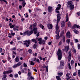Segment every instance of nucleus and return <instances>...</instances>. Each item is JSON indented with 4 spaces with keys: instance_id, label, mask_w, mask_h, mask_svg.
<instances>
[{
    "instance_id": "nucleus-41",
    "label": "nucleus",
    "mask_w": 80,
    "mask_h": 80,
    "mask_svg": "<svg viewBox=\"0 0 80 80\" xmlns=\"http://www.w3.org/2000/svg\"><path fill=\"white\" fill-rule=\"evenodd\" d=\"M0 1L1 2H5L6 4H7V2L5 0H0Z\"/></svg>"
},
{
    "instance_id": "nucleus-35",
    "label": "nucleus",
    "mask_w": 80,
    "mask_h": 80,
    "mask_svg": "<svg viewBox=\"0 0 80 80\" xmlns=\"http://www.w3.org/2000/svg\"><path fill=\"white\" fill-rule=\"evenodd\" d=\"M66 42L67 43H68V44L70 43V39H67Z\"/></svg>"
},
{
    "instance_id": "nucleus-40",
    "label": "nucleus",
    "mask_w": 80,
    "mask_h": 80,
    "mask_svg": "<svg viewBox=\"0 0 80 80\" xmlns=\"http://www.w3.org/2000/svg\"><path fill=\"white\" fill-rule=\"evenodd\" d=\"M7 72H8V73H12V70H9L8 71H7Z\"/></svg>"
},
{
    "instance_id": "nucleus-12",
    "label": "nucleus",
    "mask_w": 80,
    "mask_h": 80,
    "mask_svg": "<svg viewBox=\"0 0 80 80\" xmlns=\"http://www.w3.org/2000/svg\"><path fill=\"white\" fill-rule=\"evenodd\" d=\"M65 62L63 61H61L60 62V65L61 66H64L65 64H64Z\"/></svg>"
},
{
    "instance_id": "nucleus-8",
    "label": "nucleus",
    "mask_w": 80,
    "mask_h": 80,
    "mask_svg": "<svg viewBox=\"0 0 80 80\" xmlns=\"http://www.w3.org/2000/svg\"><path fill=\"white\" fill-rule=\"evenodd\" d=\"M15 33L11 32V34L10 33H9L8 34V37L9 38H12V37H13L15 35Z\"/></svg>"
},
{
    "instance_id": "nucleus-2",
    "label": "nucleus",
    "mask_w": 80,
    "mask_h": 80,
    "mask_svg": "<svg viewBox=\"0 0 80 80\" xmlns=\"http://www.w3.org/2000/svg\"><path fill=\"white\" fill-rule=\"evenodd\" d=\"M60 14H59L57 15V25L56 26V30H59V26H58V23L59 22H60V20L61 18H60Z\"/></svg>"
},
{
    "instance_id": "nucleus-44",
    "label": "nucleus",
    "mask_w": 80,
    "mask_h": 80,
    "mask_svg": "<svg viewBox=\"0 0 80 80\" xmlns=\"http://www.w3.org/2000/svg\"><path fill=\"white\" fill-rule=\"evenodd\" d=\"M68 27H70V26H71V23H70V22H68Z\"/></svg>"
},
{
    "instance_id": "nucleus-26",
    "label": "nucleus",
    "mask_w": 80,
    "mask_h": 80,
    "mask_svg": "<svg viewBox=\"0 0 80 80\" xmlns=\"http://www.w3.org/2000/svg\"><path fill=\"white\" fill-rule=\"evenodd\" d=\"M22 5L23 7H25V6L26 5V3L25 2V1H23L22 3Z\"/></svg>"
},
{
    "instance_id": "nucleus-21",
    "label": "nucleus",
    "mask_w": 80,
    "mask_h": 80,
    "mask_svg": "<svg viewBox=\"0 0 80 80\" xmlns=\"http://www.w3.org/2000/svg\"><path fill=\"white\" fill-rule=\"evenodd\" d=\"M44 68H46V66H42V69H40V71L41 72H43L44 71V69H45Z\"/></svg>"
},
{
    "instance_id": "nucleus-46",
    "label": "nucleus",
    "mask_w": 80,
    "mask_h": 80,
    "mask_svg": "<svg viewBox=\"0 0 80 80\" xmlns=\"http://www.w3.org/2000/svg\"><path fill=\"white\" fill-rule=\"evenodd\" d=\"M17 67L18 66L17 65V64H15L13 66V68H16V67Z\"/></svg>"
},
{
    "instance_id": "nucleus-39",
    "label": "nucleus",
    "mask_w": 80,
    "mask_h": 80,
    "mask_svg": "<svg viewBox=\"0 0 80 80\" xmlns=\"http://www.w3.org/2000/svg\"><path fill=\"white\" fill-rule=\"evenodd\" d=\"M28 32H27V31H26L25 32H24L23 33V36H25V35H28Z\"/></svg>"
},
{
    "instance_id": "nucleus-29",
    "label": "nucleus",
    "mask_w": 80,
    "mask_h": 80,
    "mask_svg": "<svg viewBox=\"0 0 80 80\" xmlns=\"http://www.w3.org/2000/svg\"><path fill=\"white\" fill-rule=\"evenodd\" d=\"M17 27V25H15V24H13L12 25V26H10V28H13V27Z\"/></svg>"
},
{
    "instance_id": "nucleus-58",
    "label": "nucleus",
    "mask_w": 80,
    "mask_h": 80,
    "mask_svg": "<svg viewBox=\"0 0 80 80\" xmlns=\"http://www.w3.org/2000/svg\"><path fill=\"white\" fill-rule=\"evenodd\" d=\"M23 66H24V67H27V64L25 63H24L23 64Z\"/></svg>"
},
{
    "instance_id": "nucleus-50",
    "label": "nucleus",
    "mask_w": 80,
    "mask_h": 80,
    "mask_svg": "<svg viewBox=\"0 0 80 80\" xmlns=\"http://www.w3.org/2000/svg\"><path fill=\"white\" fill-rule=\"evenodd\" d=\"M74 64V61L73 60H72L71 62V65H73V64Z\"/></svg>"
},
{
    "instance_id": "nucleus-38",
    "label": "nucleus",
    "mask_w": 80,
    "mask_h": 80,
    "mask_svg": "<svg viewBox=\"0 0 80 80\" xmlns=\"http://www.w3.org/2000/svg\"><path fill=\"white\" fill-rule=\"evenodd\" d=\"M45 40H43L41 41V44H45Z\"/></svg>"
},
{
    "instance_id": "nucleus-54",
    "label": "nucleus",
    "mask_w": 80,
    "mask_h": 80,
    "mask_svg": "<svg viewBox=\"0 0 80 80\" xmlns=\"http://www.w3.org/2000/svg\"><path fill=\"white\" fill-rule=\"evenodd\" d=\"M18 75L17 74H16L14 75V77H15V78H17V77H18Z\"/></svg>"
},
{
    "instance_id": "nucleus-56",
    "label": "nucleus",
    "mask_w": 80,
    "mask_h": 80,
    "mask_svg": "<svg viewBox=\"0 0 80 80\" xmlns=\"http://www.w3.org/2000/svg\"><path fill=\"white\" fill-rule=\"evenodd\" d=\"M37 47V45H36L35 44H34L33 46V48H36Z\"/></svg>"
},
{
    "instance_id": "nucleus-37",
    "label": "nucleus",
    "mask_w": 80,
    "mask_h": 80,
    "mask_svg": "<svg viewBox=\"0 0 80 80\" xmlns=\"http://www.w3.org/2000/svg\"><path fill=\"white\" fill-rule=\"evenodd\" d=\"M62 75H63V73L62 72L59 73L58 74V76H62Z\"/></svg>"
},
{
    "instance_id": "nucleus-11",
    "label": "nucleus",
    "mask_w": 80,
    "mask_h": 80,
    "mask_svg": "<svg viewBox=\"0 0 80 80\" xmlns=\"http://www.w3.org/2000/svg\"><path fill=\"white\" fill-rule=\"evenodd\" d=\"M27 32H28V36H29V35H32V34L33 33V31H27Z\"/></svg>"
},
{
    "instance_id": "nucleus-5",
    "label": "nucleus",
    "mask_w": 80,
    "mask_h": 80,
    "mask_svg": "<svg viewBox=\"0 0 80 80\" xmlns=\"http://www.w3.org/2000/svg\"><path fill=\"white\" fill-rule=\"evenodd\" d=\"M66 37L67 38H70L71 37V34H70V32H68L66 33Z\"/></svg>"
},
{
    "instance_id": "nucleus-4",
    "label": "nucleus",
    "mask_w": 80,
    "mask_h": 80,
    "mask_svg": "<svg viewBox=\"0 0 80 80\" xmlns=\"http://www.w3.org/2000/svg\"><path fill=\"white\" fill-rule=\"evenodd\" d=\"M68 54L69 56L68 57V62H70V60H71V58L72 57V52H71V51H69L68 52Z\"/></svg>"
},
{
    "instance_id": "nucleus-9",
    "label": "nucleus",
    "mask_w": 80,
    "mask_h": 80,
    "mask_svg": "<svg viewBox=\"0 0 80 80\" xmlns=\"http://www.w3.org/2000/svg\"><path fill=\"white\" fill-rule=\"evenodd\" d=\"M48 29H52L53 27V26L52 24L49 23L48 24Z\"/></svg>"
},
{
    "instance_id": "nucleus-61",
    "label": "nucleus",
    "mask_w": 80,
    "mask_h": 80,
    "mask_svg": "<svg viewBox=\"0 0 80 80\" xmlns=\"http://www.w3.org/2000/svg\"><path fill=\"white\" fill-rule=\"evenodd\" d=\"M28 52L29 53H31L32 52V49H29L28 51Z\"/></svg>"
},
{
    "instance_id": "nucleus-14",
    "label": "nucleus",
    "mask_w": 80,
    "mask_h": 80,
    "mask_svg": "<svg viewBox=\"0 0 80 80\" xmlns=\"http://www.w3.org/2000/svg\"><path fill=\"white\" fill-rule=\"evenodd\" d=\"M61 26V27H64L65 26V23L63 21L62 22Z\"/></svg>"
},
{
    "instance_id": "nucleus-34",
    "label": "nucleus",
    "mask_w": 80,
    "mask_h": 80,
    "mask_svg": "<svg viewBox=\"0 0 80 80\" xmlns=\"http://www.w3.org/2000/svg\"><path fill=\"white\" fill-rule=\"evenodd\" d=\"M40 28H42V29H43V28H44V26H43L42 24H40Z\"/></svg>"
},
{
    "instance_id": "nucleus-64",
    "label": "nucleus",
    "mask_w": 80,
    "mask_h": 80,
    "mask_svg": "<svg viewBox=\"0 0 80 80\" xmlns=\"http://www.w3.org/2000/svg\"><path fill=\"white\" fill-rule=\"evenodd\" d=\"M67 80H74V79H70V78H68L67 79Z\"/></svg>"
},
{
    "instance_id": "nucleus-60",
    "label": "nucleus",
    "mask_w": 80,
    "mask_h": 80,
    "mask_svg": "<svg viewBox=\"0 0 80 80\" xmlns=\"http://www.w3.org/2000/svg\"><path fill=\"white\" fill-rule=\"evenodd\" d=\"M17 38V40H20V39L21 38V37H18Z\"/></svg>"
},
{
    "instance_id": "nucleus-23",
    "label": "nucleus",
    "mask_w": 80,
    "mask_h": 80,
    "mask_svg": "<svg viewBox=\"0 0 80 80\" xmlns=\"http://www.w3.org/2000/svg\"><path fill=\"white\" fill-rule=\"evenodd\" d=\"M73 3V2L72 1H69L68 2L67 4H68V5H72Z\"/></svg>"
},
{
    "instance_id": "nucleus-47",
    "label": "nucleus",
    "mask_w": 80,
    "mask_h": 80,
    "mask_svg": "<svg viewBox=\"0 0 80 80\" xmlns=\"http://www.w3.org/2000/svg\"><path fill=\"white\" fill-rule=\"evenodd\" d=\"M3 74H4V75H6L7 74H8V72H7V71H5L3 72Z\"/></svg>"
},
{
    "instance_id": "nucleus-31",
    "label": "nucleus",
    "mask_w": 80,
    "mask_h": 80,
    "mask_svg": "<svg viewBox=\"0 0 80 80\" xmlns=\"http://www.w3.org/2000/svg\"><path fill=\"white\" fill-rule=\"evenodd\" d=\"M56 78L57 80H61V78L60 77L56 76Z\"/></svg>"
},
{
    "instance_id": "nucleus-6",
    "label": "nucleus",
    "mask_w": 80,
    "mask_h": 80,
    "mask_svg": "<svg viewBox=\"0 0 80 80\" xmlns=\"http://www.w3.org/2000/svg\"><path fill=\"white\" fill-rule=\"evenodd\" d=\"M75 8V6H74V5L73 4L70 5L69 6V8L70 10H71V11H72L73 9H74Z\"/></svg>"
},
{
    "instance_id": "nucleus-24",
    "label": "nucleus",
    "mask_w": 80,
    "mask_h": 80,
    "mask_svg": "<svg viewBox=\"0 0 80 80\" xmlns=\"http://www.w3.org/2000/svg\"><path fill=\"white\" fill-rule=\"evenodd\" d=\"M38 41L39 42V44H41L42 43V38H39L38 39Z\"/></svg>"
},
{
    "instance_id": "nucleus-27",
    "label": "nucleus",
    "mask_w": 80,
    "mask_h": 80,
    "mask_svg": "<svg viewBox=\"0 0 80 80\" xmlns=\"http://www.w3.org/2000/svg\"><path fill=\"white\" fill-rule=\"evenodd\" d=\"M59 32H60V30H56V33L57 35H59Z\"/></svg>"
},
{
    "instance_id": "nucleus-49",
    "label": "nucleus",
    "mask_w": 80,
    "mask_h": 80,
    "mask_svg": "<svg viewBox=\"0 0 80 80\" xmlns=\"http://www.w3.org/2000/svg\"><path fill=\"white\" fill-rule=\"evenodd\" d=\"M33 27H37V24H36V23L33 24Z\"/></svg>"
},
{
    "instance_id": "nucleus-63",
    "label": "nucleus",
    "mask_w": 80,
    "mask_h": 80,
    "mask_svg": "<svg viewBox=\"0 0 80 80\" xmlns=\"http://www.w3.org/2000/svg\"><path fill=\"white\" fill-rule=\"evenodd\" d=\"M9 77H13V75H12V74H10L9 75Z\"/></svg>"
},
{
    "instance_id": "nucleus-36",
    "label": "nucleus",
    "mask_w": 80,
    "mask_h": 80,
    "mask_svg": "<svg viewBox=\"0 0 80 80\" xmlns=\"http://www.w3.org/2000/svg\"><path fill=\"white\" fill-rule=\"evenodd\" d=\"M5 77H3L2 78V80H7V79H6V77H7V75H5Z\"/></svg>"
},
{
    "instance_id": "nucleus-62",
    "label": "nucleus",
    "mask_w": 80,
    "mask_h": 80,
    "mask_svg": "<svg viewBox=\"0 0 80 80\" xmlns=\"http://www.w3.org/2000/svg\"><path fill=\"white\" fill-rule=\"evenodd\" d=\"M70 45H71V46H72V45H73V42H71L70 43Z\"/></svg>"
},
{
    "instance_id": "nucleus-43",
    "label": "nucleus",
    "mask_w": 80,
    "mask_h": 80,
    "mask_svg": "<svg viewBox=\"0 0 80 80\" xmlns=\"http://www.w3.org/2000/svg\"><path fill=\"white\" fill-rule=\"evenodd\" d=\"M60 7H58L56 9V10H60Z\"/></svg>"
},
{
    "instance_id": "nucleus-52",
    "label": "nucleus",
    "mask_w": 80,
    "mask_h": 80,
    "mask_svg": "<svg viewBox=\"0 0 80 80\" xmlns=\"http://www.w3.org/2000/svg\"><path fill=\"white\" fill-rule=\"evenodd\" d=\"M78 76L80 77V70H78Z\"/></svg>"
},
{
    "instance_id": "nucleus-57",
    "label": "nucleus",
    "mask_w": 80,
    "mask_h": 80,
    "mask_svg": "<svg viewBox=\"0 0 80 80\" xmlns=\"http://www.w3.org/2000/svg\"><path fill=\"white\" fill-rule=\"evenodd\" d=\"M73 76H76L77 75V73L75 72L73 73Z\"/></svg>"
},
{
    "instance_id": "nucleus-55",
    "label": "nucleus",
    "mask_w": 80,
    "mask_h": 80,
    "mask_svg": "<svg viewBox=\"0 0 80 80\" xmlns=\"http://www.w3.org/2000/svg\"><path fill=\"white\" fill-rule=\"evenodd\" d=\"M11 50H16V48H15V47L14 48H12L11 49Z\"/></svg>"
},
{
    "instance_id": "nucleus-28",
    "label": "nucleus",
    "mask_w": 80,
    "mask_h": 80,
    "mask_svg": "<svg viewBox=\"0 0 80 80\" xmlns=\"http://www.w3.org/2000/svg\"><path fill=\"white\" fill-rule=\"evenodd\" d=\"M73 32H74L75 34H78V32L76 29H74Z\"/></svg>"
},
{
    "instance_id": "nucleus-51",
    "label": "nucleus",
    "mask_w": 80,
    "mask_h": 80,
    "mask_svg": "<svg viewBox=\"0 0 80 80\" xmlns=\"http://www.w3.org/2000/svg\"><path fill=\"white\" fill-rule=\"evenodd\" d=\"M68 65L69 67V69H71V66H70V63H68Z\"/></svg>"
},
{
    "instance_id": "nucleus-20",
    "label": "nucleus",
    "mask_w": 80,
    "mask_h": 80,
    "mask_svg": "<svg viewBox=\"0 0 80 80\" xmlns=\"http://www.w3.org/2000/svg\"><path fill=\"white\" fill-rule=\"evenodd\" d=\"M14 61L16 62H19V58L18 57H16L15 58Z\"/></svg>"
},
{
    "instance_id": "nucleus-42",
    "label": "nucleus",
    "mask_w": 80,
    "mask_h": 80,
    "mask_svg": "<svg viewBox=\"0 0 80 80\" xmlns=\"http://www.w3.org/2000/svg\"><path fill=\"white\" fill-rule=\"evenodd\" d=\"M60 37H62L63 36V32H62L60 34Z\"/></svg>"
},
{
    "instance_id": "nucleus-25",
    "label": "nucleus",
    "mask_w": 80,
    "mask_h": 80,
    "mask_svg": "<svg viewBox=\"0 0 80 80\" xmlns=\"http://www.w3.org/2000/svg\"><path fill=\"white\" fill-rule=\"evenodd\" d=\"M56 39L57 40L59 39L60 38V36H59V34H57L56 35Z\"/></svg>"
},
{
    "instance_id": "nucleus-13",
    "label": "nucleus",
    "mask_w": 80,
    "mask_h": 80,
    "mask_svg": "<svg viewBox=\"0 0 80 80\" xmlns=\"http://www.w3.org/2000/svg\"><path fill=\"white\" fill-rule=\"evenodd\" d=\"M62 41L64 43L65 42V37L64 36H63L62 37Z\"/></svg>"
},
{
    "instance_id": "nucleus-10",
    "label": "nucleus",
    "mask_w": 80,
    "mask_h": 80,
    "mask_svg": "<svg viewBox=\"0 0 80 80\" xmlns=\"http://www.w3.org/2000/svg\"><path fill=\"white\" fill-rule=\"evenodd\" d=\"M80 28V26L78 25H77L76 24H75L73 26L72 28V29H74V28Z\"/></svg>"
},
{
    "instance_id": "nucleus-16",
    "label": "nucleus",
    "mask_w": 80,
    "mask_h": 80,
    "mask_svg": "<svg viewBox=\"0 0 80 80\" xmlns=\"http://www.w3.org/2000/svg\"><path fill=\"white\" fill-rule=\"evenodd\" d=\"M37 28H33V31L35 34H37V33L38 32L37 31Z\"/></svg>"
},
{
    "instance_id": "nucleus-7",
    "label": "nucleus",
    "mask_w": 80,
    "mask_h": 80,
    "mask_svg": "<svg viewBox=\"0 0 80 80\" xmlns=\"http://www.w3.org/2000/svg\"><path fill=\"white\" fill-rule=\"evenodd\" d=\"M48 11L49 12L51 13L53 11V7H52L49 6L48 7Z\"/></svg>"
},
{
    "instance_id": "nucleus-3",
    "label": "nucleus",
    "mask_w": 80,
    "mask_h": 80,
    "mask_svg": "<svg viewBox=\"0 0 80 80\" xmlns=\"http://www.w3.org/2000/svg\"><path fill=\"white\" fill-rule=\"evenodd\" d=\"M23 42H25L23 43V44L24 45H26L27 47H29V45L30 43V40H26L23 41Z\"/></svg>"
},
{
    "instance_id": "nucleus-45",
    "label": "nucleus",
    "mask_w": 80,
    "mask_h": 80,
    "mask_svg": "<svg viewBox=\"0 0 80 80\" xmlns=\"http://www.w3.org/2000/svg\"><path fill=\"white\" fill-rule=\"evenodd\" d=\"M30 64L31 65H33L35 64V63L33 62L32 61H31V62H30Z\"/></svg>"
},
{
    "instance_id": "nucleus-33",
    "label": "nucleus",
    "mask_w": 80,
    "mask_h": 80,
    "mask_svg": "<svg viewBox=\"0 0 80 80\" xmlns=\"http://www.w3.org/2000/svg\"><path fill=\"white\" fill-rule=\"evenodd\" d=\"M32 41L33 42H35V43H37V40L35 39H32Z\"/></svg>"
},
{
    "instance_id": "nucleus-19",
    "label": "nucleus",
    "mask_w": 80,
    "mask_h": 80,
    "mask_svg": "<svg viewBox=\"0 0 80 80\" xmlns=\"http://www.w3.org/2000/svg\"><path fill=\"white\" fill-rule=\"evenodd\" d=\"M65 48L66 52H68V50H69V46H68L65 47Z\"/></svg>"
},
{
    "instance_id": "nucleus-22",
    "label": "nucleus",
    "mask_w": 80,
    "mask_h": 80,
    "mask_svg": "<svg viewBox=\"0 0 80 80\" xmlns=\"http://www.w3.org/2000/svg\"><path fill=\"white\" fill-rule=\"evenodd\" d=\"M66 21L67 22H68V13H67L66 15Z\"/></svg>"
},
{
    "instance_id": "nucleus-15",
    "label": "nucleus",
    "mask_w": 80,
    "mask_h": 80,
    "mask_svg": "<svg viewBox=\"0 0 80 80\" xmlns=\"http://www.w3.org/2000/svg\"><path fill=\"white\" fill-rule=\"evenodd\" d=\"M23 49H21L19 51L18 53L19 55H22V53H23Z\"/></svg>"
},
{
    "instance_id": "nucleus-30",
    "label": "nucleus",
    "mask_w": 80,
    "mask_h": 80,
    "mask_svg": "<svg viewBox=\"0 0 80 80\" xmlns=\"http://www.w3.org/2000/svg\"><path fill=\"white\" fill-rule=\"evenodd\" d=\"M16 65L18 67L19 66H20V65H22V63H21V62H19L16 64Z\"/></svg>"
},
{
    "instance_id": "nucleus-32",
    "label": "nucleus",
    "mask_w": 80,
    "mask_h": 80,
    "mask_svg": "<svg viewBox=\"0 0 80 80\" xmlns=\"http://www.w3.org/2000/svg\"><path fill=\"white\" fill-rule=\"evenodd\" d=\"M28 77H31V76H32V74L31 73V72H28Z\"/></svg>"
},
{
    "instance_id": "nucleus-48",
    "label": "nucleus",
    "mask_w": 80,
    "mask_h": 80,
    "mask_svg": "<svg viewBox=\"0 0 80 80\" xmlns=\"http://www.w3.org/2000/svg\"><path fill=\"white\" fill-rule=\"evenodd\" d=\"M74 40L75 41L76 43H77L78 42V40L76 39H74Z\"/></svg>"
},
{
    "instance_id": "nucleus-18",
    "label": "nucleus",
    "mask_w": 80,
    "mask_h": 80,
    "mask_svg": "<svg viewBox=\"0 0 80 80\" xmlns=\"http://www.w3.org/2000/svg\"><path fill=\"white\" fill-rule=\"evenodd\" d=\"M18 28H19V27L18 26H16V27H14L13 28V30L14 31H16V30H17V31H18Z\"/></svg>"
},
{
    "instance_id": "nucleus-1",
    "label": "nucleus",
    "mask_w": 80,
    "mask_h": 80,
    "mask_svg": "<svg viewBox=\"0 0 80 80\" xmlns=\"http://www.w3.org/2000/svg\"><path fill=\"white\" fill-rule=\"evenodd\" d=\"M57 55L58 56V60H61V59H62V52L60 49H58V50L57 53Z\"/></svg>"
},
{
    "instance_id": "nucleus-53",
    "label": "nucleus",
    "mask_w": 80,
    "mask_h": 80,
    "mask_svg": "<svg viewBox=\"0 0 80 80\" xmlns=\"http://www.w3.org/2000/svg\"><path fill=\"white\" fill-rule=\"evenodd\" d=\"M78 50H80V44H78Z\"/></svg>"
},
{
    "instance_id": "nucleus-17",
    "label": "nucleus",
    "mask_w": 80,
    "mask_h": 80,
    "mask_svg": "<svg viewBox=\"0 0 80 80\" xmlns=\"http://www.w3.org/2000/svg\"><path fill=\"white\" fill-rule=\"evenodd\" d=\"M66 77H69L68 78H71V74L70 73H67L66 74Z\"/></svg>"
},
{
    "instance_id": "nucleus-59",
    "label": "nucleus",
    "mask_w": 80,
    "mask_h": 80,
    "mask_svg": "<svg viewBox=\"0 0 80 80\" xmlns=\"http://www.w3.org/2000/svg\"><path fill=\"white\" fill-rule=\"evenodd\" d=\"M2 50H3V49H2V48H0V53H2Z\"/></svg>"
}]
</instances>
